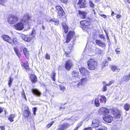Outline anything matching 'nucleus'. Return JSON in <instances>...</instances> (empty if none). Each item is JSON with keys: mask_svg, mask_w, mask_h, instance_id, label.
<instances>
[{"mask_svg": "<svg viewBox=\"0 0 130 130\" xmlns=\"http://www.w3.org/2000/svg\"><path fill=\"white\" fill-rule=\"evenodd\" d=\"M114 82V80L110 81L109 83V84L110 85H111L112 83H113Z\"/></svg>", "mask_w": 130, "mask_h": 130, "instance_id": "obj_55", "label": "nucleus"}, {"mask_svg": "<svg viewBox=\"0 0 130 130\" xmlns=\"http://www.w3.org/2000/svg\"><path fill=\"white\" fill-rule=\"evenodd\" d=\"M13 79L11 78V77H10L9 78V81L8 84L9 85V87H10V85H11V83L13 81Z\"/></svg>", "mask_w": 130, "mask_h": 130, "instance_id": "obj_36", "label": "nucleus"}, {"mask_svg": "<svg viewBox=\"0 0 130 130\" xmlns=\"http://www.w3.org/2000/svg\"><path fill=\"white\" fill-rule=\"evenodd\" d=\"M111 70L113 72H119L120 71V69L119 68H117V67L115 65H112L111 66Z\"/></svg>", "mask_w": 130, "mask_h": 130, "instance_id": "obj_21", "label": "nucleus"}, {"mask_svg": "<svg viewBox=\"0 0 130 130\" xmlns=\"http://www.w3.org/2000/svg\"><path fill=\"white\" fill-rule=\"evenodd\" d=\"M102 114L104 115L103 118L105 122L110 123L112 120L113 117L109 115V111L108 109L104 107L101 108L100 110Z\"/></svg>", "mask_w": 130, "mask_h": 130, "instance_id": "obj_2", "label": "nucleus"}, {"mask_svg": "<svg viewBox=\"0 0 130 130\" xmlns=\"http://www.w3.org/2000/svg\"><path fill=\"white\" fill-rule=\"evenodd\" d=\"M81 74L83 76H86L88 74L89 71L87 68L81 67L79 69Z\"/></svg>", "mask_w": 130, "mask_h": 130, "instance_id": "obj_9", "label": "nucleus"}, {"mask_svg": "<svg viewBox=\"0 0 130 130\" xmlns=\"http://www.w3.org/2000/svg\"><path fill=\"white\" fill-rule=\"evenodd\" d=\"M36 33V32L34 30L31 33V35H35Z\"/></svg>", "mask_w": 130, "mask_h": 130, "instance_id": "obj_54", "label": "nucleus"}, {"mask_svg": "<svg viewBox=\"0 0 130 130\" xmlns=\"http://www.w3.org/2000/svg\"><path fill=\"white\" fill-rule=\"evenodd\" d=\"M75 34V33L74 32L71 31H70L67 35L66 42L67 43L69 42Z\"/></svg>", "mask_w": 130, "mask_h": 130, "instance_id": "obj_7", "label": "nucleus"}, {"mask_svg": "<svg viewBox=\"0 0 130 130\" xmlns=\"http://www.w3.org/2000/svg\"><path fill=\"white\" fill-rule=\"evenodd\" d=\"M23 51L26 58H28L29 56V54L27 49L25 47L23 49Z\"/></svg>", "mask_w": 130, "mask_h": 130, "instance_id": "obj_19", "label": "nucleus"}, {"mask_svg": "<svg viewBox=\"0 0 130 130\" xmlns=\"http://www.w3.org/2000/svg\"><path fill=\"white\" fill-rule=\"evenodd\" d=\"M107 59L108 61H110L111 60V59L109 57H108Z\"/></svg>", "mask_w": 130, "mask_h": 130, "instance_id": "obj_63", "label": "nucleus"}, {"mask_svg": "<svg viewBox=\"0 0 130 130\" xmlns=\"http://www.w3.org/2000/svg\"><path fill=\"white\" fill-rule=\"evenodd\" d=\"M87 79L86 78H83L81 80V82L82 83L87 80Z\"/></svg>", "mask_w": 130, "mask_h": 130, "instance_id": "obj_46", "label": "nucleus"}, {"mask_svg": "<svg viewBox=\"0 0 130 130\" xmlns=\"http://www.w3.org/2000/svg\"><path fill=\"white\" fill-rule=\"evenodd\" d=\"M56 74L54 72H53L52 74L51 77L53 80L54 81H55Z\"/></svg>", "mask_w": 130, "mask_h": 130, "instance_id": "obj_35", "label": "nucleus"}, {"mask_svg": "<svg viewBox=\"0 0 130 130\" xmlns=\"http://www.w3.org/2000/svg\"><path fill=\"white\" fill-rule=\"evenodd\" d=\"M85 0H79L77 5L80 8L85 7Z\"/></svg>", "mask_w": 130, "mask_h": 130, "instance_id": "obj_12", "label": "nucleus"}, {"mask_svg": "<svg viewBox=\"0 0 130 130\" xmlns=\"http://www.w3.org/2000/svg\"><path fill=\"white\" fill-rule=\"evenodd\" d=\"M49 22L52 23H54V24L56 25H57L58 23V22L57 20H53L51 19L49 21Z\"/></svg>", "mask_w": 130, "mask_h": 130, "instance_id": "obj_30", "label": "nucleus"}, {"mask_svg": "<svg viewBox=\"0 0 130 130\" xmlns=\"http://www.w3.org/2000/svg\"><path fill=\"white\" fill-rule=\"evenodd\" d=\"M71 74L72 77H74L75 78L78 77L79 73L77 71L75 70L73 71Z\"/></svg>", "mask_w": 130, "mask_h": 130, "instance_id": "obj_22", "label": "nucleus"}, {"mask_svg": "<svg viewBox=\"0 0 130 130\" xmlns=\"http://www.w3.org/2000/svg\"><path fill=\"white\" fill-rule=\"evenodd\" d=\"M80 23L82 24V26H87L88 24V23L86 21H81L80 22Z\"/></svg>", "mask_w": 130, "mask_h": 130, "instance_id": "obj_32", "label": "nucleus"}, {"mask_svg": "<svg viewBox=\"0 0 130 130\" xmlns=\"http://www.w3.org/2000/svg\"><path fill=\"white\" fill-rule=\"evenodd\" d=\"M54 122V121L52 122H51L49 124L46 126V127L47 128H50L52 126Z\"/></svg>", "mask_w": 130, "mask_h": 130, "instance_id": "obj_42", "label": "nucleus"}, {"mask_svg": "<svg viewBox=\"0 0 130 130\" xmlns=\"http://www.w3.org/2000/svg\"><path fill=\"white\" fill-rule=\"evenodd\" d=\"M33 114L35 115H36V112L37 110V108L36 107H34L33 108Z\"/></svg>", "mask_w": 130, "mask_h": 130, "instance_id": "obj_47", "label": "nucleus"}, {"mask_svg": "<svg viewBox=\"0 0 130 130\" xmlns=\"http://www.w3.org/2000/svg\"><path fill=\"white\" fill-rule=\"evenodd\" d=\"M73 65L72 63L71 60H68L66 62L65 67L67 70H70Z\"/></svg>", "mask_w": 130, "mask_h": 130, "instance_id": "obj_8", "label": "nucleus"}, {"mask_svg": "<svg viewBox=\"0 0 130 130\" xmlns=\"http://www.w3.org/2000/svg\"><path fill=\"white\" fill-rule=\"evenodd\" d=\"M63 28L64 29V31L66 33H67L68 32V27L67 26L66 24L65 23H62Z\"/></svg>", "mask_w": 130, "mask_h": 130, "instance_id": "obj_24", "label": "nucleus"}, {"mask_svg": "<svg viewBox=\"0 0 130 130\" xmlns=\"http://www.w3.org/2000/svg\"><path fill=\"white\" fill-rule=\"evenodd\" d=\"M59 87L60 90L63 92L65 90V87L61 85H59Z\"/></svg>", "mask_w": 130, "mask_h": 130, "instance_id": "obj_34", "label": "nucleus"}, {"mask_svg": "<svg viewBox=\"0 0 130 130\" xmlns=\"http://www.w3.org/2000/svg\"><path fill=\"white\" fill-rule=\"evenodd\" d=\"M2 38L5 41L10 43H13V40L10 38L7 35H3L2 36Z\"/></svg>", "mask_w": 130, "mask_h": 130, "instance_id": "obj_14", "label": "nucleus"}, {"mask_svg": "<svg viewBox=\"0 0 130 130\" xmlns=\"http://www.w3.org/2000/svg\"><path fill=\"white\" fill-rule=\"evenodd\" d=\"M120 49L119 48L116 49L115 51L117 54H120Z\"/></svg>", "mask_w": 130, "mask_h": 130, "instance_id": "obj_41", "label": "nucleus"}, {"mask_svg": "<svg viewBox=\"0 0 130 130\" xmlns=\"http://www.w3.org/2000/svg\"><path fill=\"white\" fill-rule=\"evenodd\" d=\"M89 4L90 7L93 8L95 6L94 4L92 3V2L90 1H89Z\"/></svg>", "mask_w": 130, "mask_h": 130, "instance_id": "obj_38", "label": "nucleus"}, {"mask_svg": "<svg viewBox=\"0 0 130 130\" xmlns=\"http://www.w3.org/2000/svg\"><path fill=\"white\" fill-rule=\"evenodd\" d=\"M88 69L90 70H94L97 67V63L93 59H90L87 62Z\"/></svg>", "mask_w": 130, "mask_h": 130, "instance_id": "obj_3", "label": "nucleus"}, {"mask_svg": "<svg viewBox=\"0 0 130 130\" xmlns=\"http://www.w3.org/2000/svg\"><path fill=\"white\" fill-rule=\"evenodd\" d=\"M3 111V110L1 108V107H0V113H1Z\"/></svg>", "mask_w": 130, "mask_h": 130, "instance_id": "obj_58", "label": "nucleus"}, {"mask_svg": "<svg viewBox=\"0 0 130 130\" xmlns=\"http://www.w3.org/2000/svg\"><path fill=\"white\" fill-rule=\"evenodd\" d=\"M99 36L100 37V38H102L103 39H105V37L103 35H102L100 34L99 35Z\"/></svg>", "mask_w": 130, "mask_h": 130, "instance_id": "obj_49", "label": "nucleus"}, {"mask_svg": "<svg viewBox=\"0 0 130 130\" xmlns=\"http://www.w3.org/2000/svg\"><path fill=\"white\" fill-rule=\"evenodd\" d=\"M82 122H80L77 125V127L74 129V130H77L78 129V128L80 127L82 124Z\"/></svg>", "mask_w": 130, "mask_h": 130, "instance_id": "obj_37", "label": "nucleus"}, {"mask_svg": "<svg viewBox=\"0 0 130 130\" xmlns=\"http://www.w3.org/2000/svg\"><path fill=\"white\" fill-rule=\"evenodd\" d=\"M70 125L67 123H65L62 125L60 128V130H64L66 129L67 127H69Z\"/></svg>", "mask_w": 130, "mask_h": 130, "instance_id": "obj_20", "label": "nucleus"}, {"mask_svg": "<svg viewBox=\"0 0 130 130\" xmlns=\"http://www.w3.org/2000/svg\"><path fill=\"white\" fill-rule=\"evenodd\" d=\"M45 58L47 59H50V56L47 53H46V54Z\"/></svg>", "mask_w": 130, "mask_h": 130, "instance_id": "obj_43", "label": "nucleus"}, {"mask_svg": "<svg viewBox=\"0 0 130 130\" xmlns=\"http://www.w3.org/2000/svg\"><path fill=\"white\" fill-rule=\"evenodd\" d=\"M14 50L17 55L19 57H20L21 56V55L19 52L18 49L17 48H14Z\"/></svg>", "mask_w": 130, "mask_h": 130, "instance_id": "obj_33", "label": "nucleus"}, {"mask_svg": "<svg viewBox=\"0 0 130 130\" xmlns=\"http://www.w3.org/2000/svg\"><path fill=\"white\" fill-rule=\"evenodd\" d=\"M95 52L101 54L103 53V51L101 49L99 48H96L95 49Z\"/></svg>", "mask_w": 130, "mask_h": 130, "instance_id": "obj_31", "label": "nucleus"}, {"mask_svg": "<svg viewBox=\"0 0 130 130\" xmlns=\"http://www.w3.org/2000/svg\"><path fill=\"white\" fill-rule=\"evenodd\" d=\"M21 66L22 67H24L26 69L27 71H29L30 70L28 67L29 65L28 64L22 63L21 64Z\"/></svg>", "mask_w": 130, "mask_h": 130, "instance_id": "obj_25", "label": "nucleus"}, {"mask_svg": "<svg viewBox=\"0 0 130 130\" xmlns=\"http://www.w3.org/2000/svg\"><path fill=\"white\" fill-rule=\"evenodd\" d=\"M56 11L57 12L58 15L59 17L62 18L65 15V13L62 8L60 6H57L55 7Z\"/></svg>", "mask_w": 130, "mask_h": 130, "instance_id": "obj_5", "label": "nucleus"}, {"mask_svg": "<svg viewBox=\"0 0 130 130\" xmlns=\"http://www.w3.org/2000/svg\"><path fill=\"white\" fill-rule=\"evenodd\" d=\"M0 127L1 130H4L5 129V127L4 126H1Z\"/></svg>", "mask_w": 130, "mask_h": 130, "instance_id": "obj_56", "label": "nucleus"}, {"mask_svg": "<svg viewBox=\"0 0 130 130\" xmlns=\"http://www.w3.org/2000/svg\"><path fill=\"white\" fill-rule=\"evenodd\" d=\"M130 79V73L129 75L124 76L122 78V80L123 81H128Z\"/></svg>", "mask_w": 130, "mask_h": 130, "instance_id": "obj_26", "label": "nucleus"}, {"mask_svg": "<svg viewBox=\"0 0 130 130\" xmlns=\"http://www.w3.org/2000/svg\"><path fill=\"white\" fill-rule=\"evenodd\" d=\"M31 91L32 94L36 96H39L41 95V93L37 89L35 88L32 89Z\"/></svg>", "mask_w": 130, "mask_h": 130, "instance_id": "obj_11", "label": "nucleus"}, {"mask_svg": "<svg viewBox=\"0 0 130 130\" xmlns=\"http://www.w3.org/2000/svg\"><path fill=\"white\" fill-rule=\"evenodd\" d=\"M87 13L85 12H82L81 13V14L83 16V19H84L86 17V14H87Z\"/></svg>", "mask_w": 130, "mask_h": 130, "instance_id": "obj_39", "label": "nucleus"}, {"mask_svg": "<svg viewBox=\"0 0 130 130\" xmlns=\"http://www.w3.org/2000/svg\"><path fill=\"white\" fill-rule=\"evenodd\" d=\"M103 84H104L105 85H106V86H109L110 85V84H109V83H108L107 84H106V82H103Z\"/></svg>", "mask_w": 130, "mask_h": 130, "instance_id": "obj_53", "label": "nucleus"}, {"mask_svg": "<svg viewBox=\"0 0 130 130\" xmlns=\"http://www.w3.org/2000/svg\"><path fill=\"white\" fill-rule=\"evenodd\" d=\"M99 121L98 119H94L92 122V124L93 125L92 127V128H94L95 127V129L96 130H106L107 129V128L104 126L102 127V128H99L100 125H98Z\"/></svg>", "mask_w": 130, "mask_h": 130, "instance_id": "obj_4", "label": "nucleus"}, {"mask_svg": "<svg viewBox=\"0 0 130 130\" xmlns=\"http://www.w3.org/2000/svg\"><path fill=\"white\" fill-rule=\"evenodd\" d=\"M101 16L103 17L104 18H105L106 17V15L104 14L101 15Z\"/></svg>", "mask_w": 130, "mask_h": 130, "instance_id": "obj_60", "label": "nucleus"}, {"mask_svg": "<svg viewBox=\"0 0 130 130\" xmlns=\"http://www.w3.org/2000/svg\"><path fill=\"white\" fill-rule=\"evenodd\" d=\"M104 31L105 33V34H106V35L107 37V40L109 41H110L109 39V36H108V33L107 31H106V30H104Z\"/></svg>", "mask_w": 130, "mask_h": 130, "instance_id": "obj_44", "label": "nucleus"}, {"mask_svg": "<svg viewBox=\"0 0 130 130\" xmlns=\"http://www.w3.org/2000/svg\"><path fill=\"white\" fill-rule=\"evenodd\" d=\"M26 109L23 112V115L25 117H29L31 116V114L28 109V107H27Z\"/></svg>", "mask_w": 130, "mask_h": 130, "instance_id": "obj_15", "label": "nucleus"}, {"mask_svg": "<svg viewBox=\"0 0 130 130\" xmlns=\"http://www.w3.org/2000/svg\"><path fill=\"white\" fill-rule=\"evenodd\" d=\"M22 38L26 41H30L31 40V38H28L26 36H25L24 35V36H22Z\"/></svg>", "mask_w": 130, "mask_h": 130, "instance_id": "obj_29", "label": "nucleus"}, {"mask_svg": "<svg viewBox=\"0 0 130 130\" xmlns=\"http://www.w3.org/2000/svg\"><path fill=\"white\" fill-rule=\"evenodd\" d=\"M92 129L91 127H89L85 128L84 130H92Z\"/></svg>", "mask_w": 130, "mask_h": 130, "instance_id": "obj_50", "label": "nucleus"}, {"mask_svg": "<svg viewBox=\"0 0 130 130\" xmlns=\"http://www.w3.org/2000/svg\"><path fill=\"white\" fill-rule=\"evenodd\" d=\"M53 8H51V11L52 12H53Z\"/></svg>", "mask_w": 130, "mask_h": 130, "instance_id": "obj_64", "label": "nucleus"}, {"mask_svg": "<svg viewBox=\"0 0 130 130\" xmlns=\"http://www.w3.org/2000/svg\"><path fill=\"white\" fill-rule=\"evenodd\" d=\"M101 97L99 99L100 102L101 104H105L106 101V98L104 95L100 96Z\"/></svg>", "mask_w": 130, "mask_h": 130, "instance_id": "obj_18", "label": "nucleus"}, {"mask_svg": "<svg viewBox=\"0 0 130 130\" xmlns=\"http://www.w3.org/2000/svg\"><path fill=\"white\" fill-rule=\"evenodd\" d=\"M30 17L28 14H25L21 22L18 23L14 26L15 29L17 30H21L24 28V25L28 23V20L29 19Z\"/></svg>", "mask_w": 130, "mask_h": 130, "instance_id": "obj_1", "label": "nucleus"}, {"mask_svg": "<svg viewBox=\"0 0 130 130\" xmlns=\"http://www.w3.org/2000/svg\"><path fill=\"white\" fill-rule=\"evenodd\" d=\"M107 90L106 88V85H105L104 84H103V87L102 89V91L103 92L106 91Z\"/></svg>", "mask_w": 130, "mask_h": 130, "instance_id": "obj_40", "label": "nucleus"}, {"mask_svg": "<svg viewBox=\"0 0 130 130\" xmlns=\"http://www.w3.org/2000/svg\"><path fill=\"white\" fill-rule=\"evenodd\" d=\"M61 2L63 3H66L67 2V0H60Z\"/></svg>", "mask_w": 130, "mask_h": 130, "instance_id": "obj_59", "label": "nucleus"}, {"mask_svg": "<svg viewBox=\"0 0 130 130\" xmlns=\"http://www.w3.org/2000/svg\"><path fill=\"white\" fill-rule=\"evenodd\" d=\"M22 97L23 98H24L26 100H27L26 98V96L25 95V93H24V90H23V92H22Z\"/></svg>", "mask_w": 130, "mask_h": 130, "instance_id": "obj_45", "label": "nucleus"}, {"mask_svg": "<svg viewBox=\"0 0 130 130\" xmlns=\"http://www.w3.org/2000/svg\"><path fill=\"white\" fill-rule=\"evenodd\" d=\"M99 98L97 97L95 98L94 101V103L95 105L97 107H99L100 105V103L99 101Z\"/></svg>", "mask_w": 130, "mask_h": 130, "instance_id": "obj_27", "label": "nucleus"}, {"mask_svg": "<svg viewBox=\"0 0 130 130\" xmlns=\"http://www.w3.org/2000/svg\"><path fill=\"white\" fill-rule=\"evenodd\" d=\"M30 78L31 82L33 83H35L37 81V77L34 74H31L30 76Z\"/></svg>", "mask_w": 130, "mask_h": 130, "instance_id": "obj_16", "label": "nucleus"}, {"mask_svg": "<svg viewBox=\"0 0 130 130\" xmlns=\"http://www.w3.org/2000/svg\"><path fill=\"white\" fill-rule=\"evenodd\" d=\"M96 44L102 47H105L106 46V44L104 42H103L100 40H96L95 41Z\"/></svg>", "mask_w": 130, "mask_h": 130, "instance_id": "obj_13", "label": "nucleus"}, {"mask_svg": "<svg viewBox=\"0 0 130 130\" xmlns=\"http://www.w3.org/2000/svg\"><path fill=\"white\" fill-rule=\"evenodd\" d=\"M121 17V15L120 14H118L116 16V18H119Z\"/></svg>", "mask_w": 130, "mask_h": 130, "instance_id": "obj_57", "label": "nucleus"}, {"mask_svg": "<svg viewBox=\"0 0 130 130\" xmlns=\"http://www.w3.org/2000/svg\"><path fill=\"white\" fill-rule=\"evenodd\" d=\"M111 113L113 115L114 117H115L117 118H120L121 116L120 112V111L118 110H113L111 111Z\"/></svg>", "mask_w": 130, "mask_h": 130, "instance_id": "obj_10", "label": "nucleus"}, {"mask_svg": "<svg viewBox=\"0 0 130 130\" xmlns=\"http://www.w3.org/2000/svg\"><path fill=\"white\" fill-rule=\"evenodd\" d=\"M108 65V63L107 61H105L103 62V66H104V67L105 66H107Z\"/></svg>", "mask_w": 130, "mask_h": 130, "instance_id": "obj_48", "label": "nucleus"}, {"mask_svg": "<svg viewBox=\"0 0 130 130\" xmlns=\"http://www.w3.org/2000/svg\"><path fill=\"white\" fill-rule=\"evenodd\" d=\"M92 9L93 11V13L95 14V9Z\"/></svg>", "mask_w": 130, "mask_h": 130, "instance_id": "obj_61", "label": "nucleus"}, {"mask_svg": "<svg viewBox=\"0 0 130 130\" xmlns=\"http://www.w3.org/2000/svg\"><path fill=\"white\" fill-rule=\"evenodd\" d=\"M13 43L15 45L17 44V42L16 41V39H14L13 40Z\"/></svg>", "mask_w": 130, "mask_h": 130, "instance_id": "obj_52", "label": "nucleus"}, {"mask_svg": "<svg viewBox=\"0 0 130 130\" xmlns=\"http://www.w3.org/2000/svg\"><path fill=\"white\" fill-rule=\"evenodd\" d=\"M4 1L3 0H0V5H2L3 6H5L4 4Z\"/></svg>", "mask_w": 130, "mask_h": 130, "instance_id": "obj_51", "label": "nucleus"}, {"mask_svg": "<svg viewBox=\"0 0 130 130\" xmlns=\"http://www.w3.org/2000/svg\"><path fill=\"white\" fill-rule=\"evenodd\" d=\"M73 43H71L69 44V51H66L65 53L66 54L67 56L69 57L68 54L71 51V50L72 49V48L73 47Z\"/></svg>", "mask_w": 130, "mask_h": 130, "instance_id": "obj_23", "label": "nucleus"}, {"mask_svg": "<svg viewBox=\"0 0 130 130\" xmlns=\"http://www.w3.org/2000/svg\"><path fill=\"white\" fill-rule=\"evenodd\" d=\"M18 17L13 15H12L8 18V21L10 24H15L18 21Z\"/></svg>", "mask_w": 130, "mask_h": 130, "instance_id": "obj_6", "label": "nucleus"}, {"mask_svg": "<svg viewBox=\"0 0 130 130\" xmlns=\"http://www.w3.org/2000/svg\"><path fill=\"white\" fill-rule=\"evenodd\" d=\"M124 107L126 111H128L129 110L130 108V104L126 103L124 105Z\"/></svg>", "mask_w": 130, "mask_h": 130, "instance_id": "obj_28", "label": "nucleus"}, {"mask_svg": "<svg viewBox=\"0 0 130 130\" xmlns=\"http://www.w3.org/2000/svg\"><path fill=\"white\" fill-rule=\"evenodd\" d=\"M17 115L15 114H12L10 115L8 117V120L10 122L13 121V119Z\"/></svg>", "mask_w": 130, "mask_h": 130, "instance_id": "obj_17", "label": "nucleus"}, {"mask_svg": "<svg viewBox=\"0 0 130 130\" xmlns=\"http://www.w3.org/2000/svg\"><path fill=\"white\" fill-rule=\"evenodd\" d=\"M114 15V12L113 11H112V13L111 14V15H112V16H113Z\"/></svg>", "mask_w": 130, "mask_h": 130, "instance_id": "obj_62", "label": "nucleus"}]
</instances>
